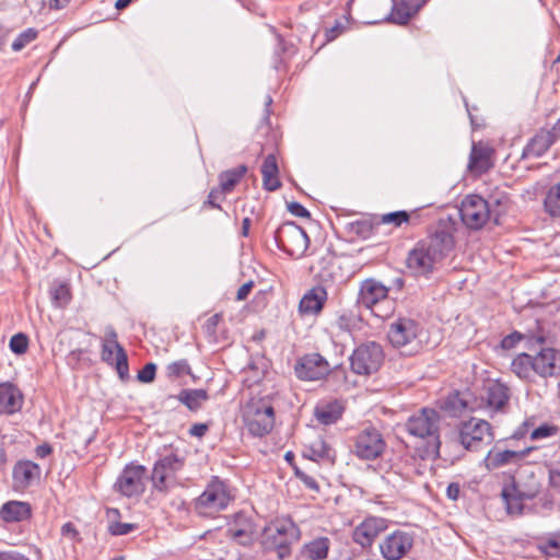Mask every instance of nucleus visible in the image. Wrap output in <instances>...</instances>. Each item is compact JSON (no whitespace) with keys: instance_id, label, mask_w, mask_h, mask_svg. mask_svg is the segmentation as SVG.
<instances>
[{"instance_id":"obj_63","label":"nucleus","mask_w":560,"mask_h":560,"mask_svg":"<svg viewBox=\"0 0 560 560\" xmlns=\"http://www.w3.org/2000/svg\"><path fill=\"white\" fill-rule=\"evenodd\" d=\"M287 208L288 210H306V208H304L301 203L295 201L287 203Z\"/></svg>"},{"instance_id":"obj_14","label":"nucleus","mask_w":560,"mask_h":560,"mask_svg":"<svg viewBox=\"0 0 560 560\" xmlns=\"http://www.w3.org/2000/svg\"><path fill=\"white\" fill-rule=\"evenodd\" d=\"M420 331L419 324L406 316L395 318L388 327L387 338L395 348H402L412 345Z\"/></svg>"},{"instance_id":"obj_7","label":"nucleus","mask_w":560,"mask_h":560,"mask_svg":"<svg viewBox=\"0 0 560 560\" xmlns=\"http://www.w3.org/2000/svg\"><path fill=\"white\" fill-rule=\"evenodd\" d=\"M458 436L460 444L470 452H476L486 445H490L494 439L490 423L475 417L460 423Z\"/></svg>"},{"instance_id":"obj_61","label":"nucleus","mask_w":560,"mask_h":560,"mask_svg":"<svg viewBox=\"0 0 560 560\" xmlns=\"http://www.w3.org/2000/svg\"><path fill=\"white\" fill-rule=\"evenodd\" d=\"M131 1L132 0H117L115 7L117 10H124L131 3Z\"/></svg>"},{"instance_id":"obj_34","label":"nucleus","mask_w":560,"mask_h":560,"mask_svg":"<svg viewBox=\"0 0 560 560\" xmlns=\"http://www.w3.org/2000/svg\"><path fill=\"white\" fill-rule=\"evenodd\" d=\"M329 548V538L317 537L303 546L302 556L310 560H324L327 558Z\"/></svg>"},{"instance_id":"obj_15","label":"nucleus","mask_w":560,"mask_h":560,"mask_svg":"<svg viewBox=\"0 0 560 560\" xmlns=\"http://www.w3.org/2000/svg\"><path fill=\"white\" fill-rule=\"evenodd\" d=\"M385 446L382 434L376 429L370 428L357 435L353 453L361 459L371 460L381 456Z\"/></svg>"},{"instance_id":"obj_50","label":"nucleus","mask_w":560,"mask_h":560,"mask_svg":"<svg viewBox=\"0 0 560 560\" xmlns=\"http://www.w3.org/2000/svg\"><path fill=\"white\" fill-rule=\"evenodd\" d=\"M345 27L340 22H336V24L328 28L325 33L326 42H332L336 39L342 32Z\"/></svg>"},{"instance_id":"obj_54","label":"nucleus","mask_w":560,"mask_h":560,"mask_svg":"<svg viewBox=\"0 0 560 560\" xmlns=\"http://www.w3.org/2000/svg\"><path fill=\"white\" fill-rule=\"evenodd\" d=\"M459 493H460V487L458 483L453 482L447 486L446 494H447L448 499L455 501L458 499Z\"/></svg>"},{"instance_id":"obj_12","label":"nucleus","mask_w":560,"mask_h":560,"mask_svg":"<svg viewBox=\"0 0 560 560\" xmlns=\"http://www.w3.org/2000/svg\"><path fill=\"white\" fill-rule=\"evenodd\" d=\"M148 478L147 468L142 465H127L120 472L115 488L125 497H139L144 492Z\"/></svg>"},{"instance_id":"obj_9","label":"nucleus","mask_w":560,"mask_h":560,"mask_svg":"<svg viewBox=\"0 0 560 560\" xmlns=\"http://www.w3.org/2000/svg\"><path fill=\"white\" fill-rule=\"evenodd\" d=\"M384 359L382 347L373 341L358 346L351 357V370L359 375H370L376 372Z\"/></svg>"},{"instance_id":"obj_24","label":"nucleus","mask_w":560,"mask_h":560,"mask_svg":"<svg viewBox=\"0 0 560 560\" xmlns=\"http://www.w3.org/2000/svg\"><path fill=\"white\" fill-rule=\"evenodd\" d=\"M493 153L494 150L489 144L481 141L474 142L469 155V171L479 175L488 172L493 166L491 162Z\"/></svg>"},{"instance_id":"obj_40","label":"nucleus","mask_w":560,"mask_h":560,"mask_svg":"<svg viewBox=\"0 0 560 560\" xmlns=\"http://www.w3.org/2000/svg\"><path fill=\"white\" fill-rule=\"evenodd\" d=\"M544 205L545 210H560V182L549 188Z\"/></svg>"},{"instance_id":"obj_26","label":"nucleus","mask_w":560,"mask_h":560,"mask_svg":"<svg viewBox=\"0 0 560 560\" xmlns=\"http://www.w3.org/2000/svg\"><path fill=\"white\" fill-rule=\"evenodd\" d=\"M23 405L21 390L12 383L4 382L0 384V413L13 415L18 412Z\"/></svg>"},{"instance_id":"obj_29","label":"nucleus","mask_w":560,"mask_h":560,"mask_svg":"<svg viewBox=\"0 0 560 560\" xmlns=\"http://www.w3.org/2000/svg\"><path fill=\"white\" fill-rule=\"evenodd\" d=\"M264 188L273 191L281 186L279 179L278 160L275 153H269L260 167Z\"/></svg>"},{"instance_id":"obj_23","label":"nucleus","mask_w":560,"mask_h":560,"mask_svg":"<svg viewBox=\"0 0 560 560\" xmlns=\"http://www.w3.org/2000/svg\"><path fill=\"white\" fill-rule=\"evenodd\" d=\"M40 467L31 460L18 462L12 471L13 488L23 491L28 488L35 480L39 479Z\"/></svg>"},{"instance_id":"obj_3","label":"nucleus","mask_w":560,"mask_h":560,"mask_svg":"<svg viewBox=\"0 0 560 560\" xmlns=\"http://www.w3.org/2000/svg\"><path fill=\"white\" fill-rule=\"evenodd\" d=\"M300 538V529L289 518L276 520L265 526L261 544L266 550H275L279 559L291 553V545Z\"/></svg>"},{"instance_id":"obj_64","label":"nucleus","mask_w":560,"mask_h":560,"mask_svg":"<svg viewBox=\"0 0 560 560\" xmlns=\"http://www.w3.org/2000/svg\"><path fill=\"white\" fill-rule=\"evenodd\" d=\"M294 213L300 215L301 218H303L306 221L311 220V212H308V211H305V212H294Z\"/></svg>"},{"instance_id":"obj_19","label":"nucleus","mask_w":560,"mask_h":560,"mask_svg":"<svg viewBox=\"0 0 560 560\" xmlns=\"http://www.w3.org/2000/svg\"><path fill=\"white\" fill-rule=\"evenodd\" d=\"M386 528L387 521L385 518L376 516L366 517L355 527L353 540L362 547H370Z\"/></svg>"},{"instance_id":"obj_17","label":"nucleus","mask_w":560,"mask_h":560,"mask_svg":"<svg viewBox=\"0 0 560 560\" xmlns=\"http://www.w3.org/2000/svg\"><path fill=\"white\" fill-rule=\"evenodd\" d=\"M530 451V447L524 450L504 448L500 444H495L482 459L481 464L489 471L499 469L508 465L517 464Z\"/></svg>"},{"instance_id":"obj_10","label":"nucleus","mask_w":560,"mask_h":560,"mask_svg":"<svg viewBox=\"0 0 560 560\" xmlns=\"http://www.w3.org/2000/svg\"><path fill=\"white\" fill-rule=\"evenodd\" d=\"M277 241L282 250L293 258H301L310 244L305 229L293 222H285L280 226Z\"/></svg>"},{"instance_id":"obj_31","label":"nucleus","mask_w":560,"mask_h":560,"mask_svg":"<svg viewBox=\"0 0 560 560\" xmlns=\"http://www.w3.org/2000/svg\"><path fill=\"white\" fill-rule=\"evenodd\" d=\"M248 168L245 164H241L234 168L221 172L218 175V186L221 191L232 192L246 175Z\"/></svg>"},{"instance_id":"obj_4","label":"nucleus","mask_w":560,"mask_h":560,"mask_svg":"<svg viewBox=\"0 0 560 560\" xmlns=\"http://www.w3.org/2000/svg\"><path fill=\"white\" fill-rule=\"evenodd\" d=\"M440 421L441 417L436 410L423 408L410 416L405 427L410 435L420 439L429 438L432 441L430 444L431 452L438 455L440 448Z\"/></svg>"},{"instance_id":"obj_25","label":"nucleus","mask_w":560,"mask_h":560,"mask_svg":"<svg viewBox=\"0 0 560 560\" xmlns=\"http://www.w3.org/2000/svg\"><path fill=\"white\" fill-rule=\"evenodd\" d=\"M509 198L504 194L491 195L488 199L477 194H469L456 207L458 210H492L494 207L505 206Z\"/></svg>"},{"instance_id":"obj_57","label":"nucleus","mask_w":560,"mask_h":560,"mask_svg":"<svg viewBox=\"0 0 560 560\" xmlns=\"http://www.w3.org/2000/svg\"><path fill=\"white\" fill-rule=\"evenodd\" d=\"M208 427L206 424H195L190 429V434L195 436H202L207 432Z\"/></svg>"},{"instance_id":"obj_42","label":"nucleus","mask_w":560,"mask_h":560,"mask_svg":"<svg viewBox=\"0 0 560 560\" xmlns=\"http://www.w3.org/2000/svg\"><path fill=\"white\" fill-rule=\"evenodd\" d=\"M9 347L15 354H23L27 351L28 339L24 334H16L11 337Z\"/></svg>"},{"instance_id":"obj_58","label":"nucleus","mask_w":560,"mask_h":560,"mask_svg":"<svg viewBox=\"0 0 560 560\" xmlns=\"http://www.w3.org/2000/svg\"><path fill=\"white\" fill-rule=\"evenodd\" d=\"M51 453V447L47 444H43L36 447V455L40 458L48 456Z\"/></svg>"},{"instance_id":"obj_37","label":"nucleus","mask_w":560,"mask_h":560,"mask_svg":"<svg viewBox=\"0 0 560 560\" xmlns=\"http://www.w3.org/2000/svg\"><path fill=\"white\" fill-rule=\"evenodd\" d=\"M208 399L205 389H186L179 394V400L190 410H197Z\"/></svg>"},{"instance_id":"obj_44","label":"nucleus","mask_w":560,"mask_h":560,"mask_svg":"<svg viewBox=\"0 0 560 560\" xmlns=\"http://www.w3.org/2000/svg\"><path fill=\"white\" fill-rule=\"evenodd\" d=\"M556 433H557L556 425L545 423L532 431L530 439L534 441L542 440V439L553 436V435H556Z\"/></svg>"},{"instance_id":"obj_48","label":"nucleus","mask_w":560,"mask_h":560,"mask_svg":"<svg viewBox=\"0 0 560 560\" xmlns=\"http://www.w3.org/2000/svg\"><path fill=\"white\" fill-rule=\"evenodd\" d=\"M156 365L147 363L138 373V380L142 383H151L155 377Z\"/></svg>"},{"instance_id":"obj_6","label":"nucleus","mask_w":560,"mask_h":560,"mask_svg":"<svg viewBox=\"0 0 560 560\" xmlns=\"http://www.w3.org/2000/svg\"><path fill=\"white\" fill-rule=\"evenodd\" d=\"M243 420L250 434L264 436L275 424L272 406L264 399H252L243 409Z\"/></svg>"},{"instance_id":"obj_11","label":"nucleus","mask_w":560,"mask_h":560,"mask_svg":"<svg viewBox=\"0 0 560 560\" xmlns=\"http://www.w3.org/2000/svg\"><path fill=\"white\" fill-rule=\"evenodd\" d=\"M102 360L110 365L115 364L121 380L129 376L128 358L124 348L117 341V334L110 326L104 330L102 337Z\"/></svg>"},{"instance_id":"obj_45","label":"nucleus","mask_w":560,"mask_h":560,"mask_svg":"<svg viewBox=\"0 0 560 560\" xmlns=\"http://www.w3.org/2000/svg\"><path fill=\"white\" fill-rule=\"evenodd\" d=\"M228 194L226 191H221L219 186L213 187L208 195L207 205L212 208L221 209L222 202L225 200Z\"/></svg>"},{"instance_id":"obj_47","label":"nucleus","mask_w":560,"mask_h":560,"mask_svg":"<svg viewBox=\"0 0 560 560\" xmlns=\"http://www.w3.org/2000/svg\"><path fill=\"white\" fill-rule=\"evenodd\" d=\"M312 458L320 459L329 456V447L324 441H316L311 447Z\"/></svg>"},{"instance_id":"obj_16","label":"nucleus","mask_w":560,"mask_h":560,"mask_svg":"<svg viewBox=\"0 0 560 560\" xmlns=\"http://www.w3.org/2000/svg\"><path fill=\"white\" fill-rule=\"evenodd\" d=\"M329 363L318 353H310L301 358L295 365V374L302 381H317L328 375Z\"/></svg>"},{"instance_id":"obj_52","label":"nucleus","mask_w":560,"mask_h":560,"mask_svg":"<svg viewBox=\"0 0 560 560\" xmlns=\"http://www.w3.org/2000/svg\"><path fill=\"white\" fill-rule=\"evenodd\" d=\"M61 534L63 537H67L71 540H75L79 535L78 530L75 529L72 523L63 524L61 527Z\"/></svg>"},{"instance_id":"obj_41","label":"nucleus","mask_w":560,"mask_h":560,"mask_svg":"<svg viewBox=\"0 0 560 560\" xmlns=\"http://www.w3.org/2000/svg\"><path fill=\"white\" fill-rule=\"evenodd\" d=\"M190 374V366L187 360L174 361L166 366V375L172 378Z\"/></svg>"},{"instance_id":"obj_32","label":"nucleus","mask_w":560,"mask_h":560,"mask_svg":"<svg viewBox=\"0 0 560 560\" xmlns=\"http://www.w3.org/2000/svg\"><path fill=\"white\" fill-rule=\"evenodd\" d=\"M343 407L337 401L320 402L315 408L316 419L325 425L335 423L342 415Z\"/></svg>"},{"instance_id":"obj_60","label":"nucleus","mask_w":560,"mask_h":560,"mask_svg":"<svg viewBox=\"0 0 560 560\" xmlns=\"http://www.w3.org/2000/svg\"><path fill=\"white\" fill-rule=\"evenodd\" d=\"M69 2L70 0H50V8L59 10L65 8Z\"/></svg>"},{"instance_id":"obj_33","label":"nucleus","mask_w":560,"mask_h":560,"mask_svg":"<svg viewBox=\"0 0 560 560\" xmlns=\"http://www.w3.org/2000/svg\"><path fill=\"white\" fill-rule=\"evenodd\" d=\"M0 515L5 522H20L31 515V508L21 501H10L2 505Z\"/></svg>"},{"instance_id":"obj_30","label":"nucleus","mask_w":560,"mask_h":560,"mask_svg":"<svg viewBox=\"0 0 560 560\" xmlns=\"http://www.w3.org/2000/svg\"><path fill=\"white\" fill-rule=\"evenodd\" d=\"M491 212H455L447 215L445 220L451 218L455 221L457 231L462 226L470 230H478L482 228L490 220Z\"/></svg>"},{"instance_id":"obj_59","label":"nucleus","mask_w":560,"mask_h":560,"mask_svg":"<svg viewBox=\"0 0 560 560\" xmlns=\"http://www.w3.org/2000/svg\"><path fill=\"white\" fill-rule=\"evenodd\" d=\"M300 478L310 489H318L317 482L315 481L314 478L306 475H301Z\"/></svg>"},{"instance_id":"obj_53","label":"nucleus","mask_w":560,"mask_h":560,"mask_svg":"<svg viewBox=\"0 0 560 560\" xmlns=\"http://www.w3.org/2000/svg\"><path fill=\"white\" fill-rule=\"evenodd\" d=\"M253 285V281H247L244 284H242L241 288L237 290L236 300H245L248 296L249 292L252 291Z\"/></svg>"},{"instance_id":"obj_27","label":"nucleus","mask_w":560,"mask_h":560,"mask_svg":"<svg viewBox=\"0 0 560 560\" xmlns=\"http://www.w3.org/2000/svg\"><path fill=\"white\" fill-rule=\"evenodd\" d=\"M326 300V290L323 287H315L301 299L299 304L300 313L303 315H316L322 311Z\"/></svg>"},{"instance_id":"obj_28","label":"nucleus","mask_w":560,"mask_h":560,"mask_svg":"<svg viewBox=\"0 0 560 560\" xmlns=\"http://www.w3.org/2000/svg\"><path fill=\"white\" fill-rule=\"evenodd\" d=\"M555 143L546 128L539 129L535 136L525 145L522 156L523 158H540L550 147Z\"/></svg>"},{"instance_id":"obj_2","label":"nucleus","mask_w":560,"mask_h":560,"mask_svg":"<svg viewBox=\"0 0 560 560\" xmlns=\"http://www.w3.org/2000/svg\"><path fill=\"white\" fill-rule=\"evenodd\" d=\"M512 371L522 380L532 381L536 375L553 376L560 370V353L553 348H541L536 354L521 353L512 361Z\"/></svg>"},{"instance_id":"obj_8","label":"nucleus","mask_w":560,"mask_h":560,"mask_svg":"<svg viewBox=\"0 0 560 560\" xmlns=\"http://www.w3.org/2000/svg\"><path fill=\"white\" fill-rule=\"evenodd\" d=\"M359 303L381 318L386 317L393 306V302L388 300L387 287L374 279H366L361 283Z\"/></svg>"},{"instance_id":"obj_13","label":"nucleus","mask_w":560,"mask_h":560,"mask_svg":"<svg viewBox=\"0 0 560 560\" xmlns=\"http://www.w3.org/2000/svg\"><path fill=\"white\" fill-rule=\"evenodd\" d=\"M182 468V462L176 455H166L159 459L153 467L152 483L155 490L168 491L175 486V475Z\"/></svg>"},{"instance_id":"obj_18","label":"nucleus","mask_w":560,"mask_h":560,"mask_svg":"<svg viewBox=\"0 0 560 560\" xmlns=\"http://www.w3.org/2000/svg\"><path fill=\"white\" fill-rule=\"evenodd\" d=\"M413 537L402 530H396L380 544V550L386 560L401 559L412 547Z\"/></svg>"},{"instance_id":"obj_5","label":"nucleus","mask_w":560,"mask_h":560,"mask_svg":"<svg viewBox=\"0 0 560 560\" xmlns=\"http://www.w3.org/2000/svg\"><path fill=\"white\" fill-rule=\"evenodd\" d=\"M231 500L232 495L228 486L215 477L196 499L195 510L199 515L213 516L226 509Z\"/></svg>"},{"instance_id":"obj_43","label":"nucleus","mask_w":560,"mask_h":560,"mask_svg":"<svg viewBox=\"0 0 560 560\" xmlns=\"http://www.w3.org/2000/svg\"><path fill=\"white\" fill-rule=\"evenodd\" d=\"M409 215L408 212H387L381 218V223L383 224H393L394 226H399L405 222H408Z\"/></svg>"},{"instance_id":"obj_22","label":"nucleus","mask_w":560,"mask_h":560,"mask_svg":"<svg viewBox=\"0 0 560 560\" xmlns=\"http://www.w3.org/2000/svg\"><path fill=\"white\" fill-rule=\"evenodd\" d=\"M226 533L233 540L246 546L254 540L256 529L246 514L236 513L233 521L229 523Z\"/></svg>"},{"instance_id":"obj_49","label":"nucleus","mask_w":560,"mask_h":560,"mask_svg":"<svg viewBox=\"0 0 560 560\" xmlns=\"http://www.w3.org/2000/svg\"><path fill=\"white\" fill-rule=\"evenodd\" d=\"M133 529V525L130 523L112 522L108 526L110 534L115 536H121L130 533Z\"/></svg>"},{"instance_id":"obj_20","label":"nucleus","mask_w":560,"mask_h":560,"mask_svg":"<svg viewBox=\"0 0 560 560\" xmlns=\"http://www.w3.org/2000/svg\"><path fill=\"white\" fill-rule=\"evenodd\" d=\"M510 399V389L506 385L500 382H490L485 388V395L480 401H477L480 408H486L489 411H501L508 405Z\"/></svg>"},{"instance_id":"obj_39","label":"nucleus","mask_w":560,"mask_h":560,"mask_svg":"<svg viewBox=\"0 0 560 560\" xmlns=\"http://www.w3.org/2000/svg\"><path fill=\"white\" fill-rule=\"evenodd\" d=\"M38 36V31L34 27L26 28L12 43L13 51H21L28 44L34 42Z\"/></svg>"},{"instance_id":"obj_21","label":"nucleus","mask_w":560,"mask_h":560,"mask_svg":"<svg viewBox=\"0 0 560 560\" xmlns=\"http://www.w3.org/2000/svg\"><path fill=\"white\" fill-rule=\"evenodd\" d=\"M535 494V490L525 491L517 482H512L511 485L505 486L502 490V499L505 504L508 514H522L524 509V501L533 499Z\"/></svg>"},{"instance_id":"obj_38","label":"nucleus","mask_w":560,"mask_h":560,"mask_svg":"<svg viewBox=\"0 0 560 560\" xmlns=\"http://www.w3.org/2000/svg\"><path fill=\"white\" fill-rule=\"evenodd\" d=\"M51 300L55 306L65 307L71 300L70 288L66 283L55 285L50 291Z\"/></svg>"},{"instance_id":"obj_56","label":"nucleus","mask_w":560,"mask_h":560,"mask_svg":"<svg viewBox=\"0 0 560 560\" xmlns=\"http://www.w3.org/2000/svg\"><path fill=\"white\" fill-rule=\"evenodd\" d=\"M547 132H549L555 142L560 139V118L550 129H547Z\"/></svg>"},{"instance_id":"obj_62","label":"nucleus","mask_w":560,"mask_h":560,"mask_svg":"<svg viewBox=\"0 0 560 560\" xmlns=\"http://www.w3.org/2000/svg\"><path fill=\"white\" fill-rule=\"evenodd\" d=\"M250 220L248 218H245L243 220V226H242V235L247 236L249 231Z\"/></svg>"},{"instance_id":"obj_51","label":"nucleus","mask_w":560,"mask_h":560,"mask_svg":"<svg viewBox=\"0 0 560 560\" xmlns=\"http://www.w3.org/2000/svg\"><path fill=\"white\" fill-rule=\"evenodd\" d=\"M522 339V335L520 332H513L506 337H504L501 341V346L503 349L513 348L520 340Z\"/></svg>"},{"instance_id":"obj_35","label":"nucleus","mask_w":560,"mask_h":560,"mask_svg":"<svg viewBox=\"0 0 560 560\" xmlns=\"http://www.w3.org/2000/svg\"><path fill=\"white\" fill-rule=\"evenodd\" d=\"M446 409L450 410L454 416L460 415L465 411H476L479 409L477 400L470 401L469 394L455 393L451 395L446 400Z\"/></svg>"},{"instance_id":"obj_1","label":"nucleus","mask_w":560,"mask_h":560,"mask_svg":"<svg viewBox=\"0 0 560 560\" xmlns=\"http://www.w3.org/2000/svg\"><path fill=\"white\" fill-rule=\"evenodd\" d=\"M456 233V223L452 218L439 220L431 228L428 236L419 241L409 252L406 260L407 268L415 276L428 277L431 275L454 252Z\"/></svg>"},{"instance_id":"obj_46","label":"nucleus","mask_w":560,"mask_h":560,"mask_svg":"<svg viewBox=\"0 0 560 560\" xmlns=\"http://www.w3.org/2000/svg\"><path fill=\"white\" fill-rule=\"evenodd\" d=\"M544 550L550 557L560 556V532L546 541Z\"/></svg>"},{"instance_id":"obj_55","label":"nucleus","mask_w":560,"mask_h":560,"mask_svg":"<svg viewBox=\"0 0 560 560\" xmlns=\"http://www.w3.org/2000/svg\"><path fill=\"white\" fill-rule=\"evenodd\" d=\"M0 560H28L25 556L18 552L0 553Z\"/></svg>"},{"instance_id":"obj_36","label":"nucleus","mask_w":560,"mask_h":560,"mask_svg":"<svg viewBox=\"0 0 560 560\" xmlns=\"http://www.w3.org/2000/svg\"><path fill=\"white\" fill-rule=\"evenodd\" d=\"M393 8L389 15L386 18L387 22L405 25L416 14L408 2L405 0H393Z\"/></svg>"}]
</instances>
